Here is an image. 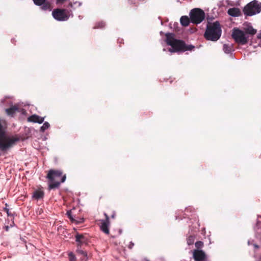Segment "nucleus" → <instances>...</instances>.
<instances>
[{
	"label": "nucleus",
	"mask_w": 261,
	"mask_h": 261,
	"mask_svg": "<svg viewBox=\"0 0 261 261\" xmlns=\"http://www.w3.org/2000/svg\"><path fill=\"white\" fill-rule=\"evenodd\" d=\"M75 241L77 243V247H81L83 244H88V238L83 234L76 233L75 236Z\"/></svg>",
	"instance_id": "nucleus-11"
},
{
	"label": "nucleus",
	"mask_w": 261,
	"mask_h": 261,
	"mask_svg": "<svg viewBox=\"0 0 261 261\" xmlns=\"http://www.w3.org/2000/svg\"><path fill=\"white\" fill-rule=\"evenodd\" d=\"M115 213L114 212L113 213V214H112V216H111V218H115Z\"/></svg>",
	"instance_id": "nucleus-31"
},
{
	"label": "nucleus",
	"mask_w": 261,
	"mask_h": 261,
	"mask_svg": "<svg viewBox=\"0 0 261 261\" xmlns=\"http://www.w3.org/2000/svg\"><path fill=\"white\" fill-rule=\"evenodd\" d=\"M81 247H77L76 252L80 254L83 255L85 257H87V253L81 249Z\"/></svg>",
	"instance_id": "nucleus-23"
},
{
	"label": "nucleus",
	"mask_w": 261,
	"mask_h": 261,
	"mask_svg": "<svg viewBox=\"0 0 261 261\" xmlns=\"http://www.w3.org/2000/svg\"><path fill=\"white\" fill-rule=\"evenodd\" d=\"M41 6V9L44 11L51 10V5L48 2L45 1Z\"/></svg>",
	"instance_id": "nucleus-19"
},
{
	"label": "nucleus",
	"mask_w": 261,
	"mask_h": 261,
	"mask_svg": "<svg viewBox=\"0 0 261 261\" xmlns=\"http://www.w3.org/2000/svg\"><path fill=\"white\" fill-rule=\"evenodd\" d=\"M5 228H6V230L7 231H8V230H9V226H5Z\"/></svg>",
	"instance_id": "nucleus-33"
},
{
	"label": "nucleus",
	"mask_w": 261,
	"mask_h": 261,
	"mask_svg": "<svg viewBox=\"0 0 261 261\" xmlns=\"http://www.w3.org/2000/svg\"><path fill=\"white\" fill-rule=\"evenodd\" d=\"M6 123L0 119V149L5 151L12 147L16 142L19 141L17 137H10L6 135Z\"/></svg>",
	"instance_id": "nucleus-1"
},
{
	"label": "nucleus",
	"mask_w": 261,
	"mask_h": 261,
	"mask_svg": "<svg viewBox=\"0 0 261 261\" xmlns=\"http://www.w3.org/2000/svg\"><path fill=\"white\" fill-rule=\"evenodd\" d=\"M121 232V230H119V233L120 234Z\"/></svg>",
	"instance_id": "nucleus-35"
},
{
	"label": "nucleus",
	"mask_w": 261,
	"mask_h": 261,
	"mask_svg": "<svg viewBox=\"0 0 261 261\" xmlns=\"http://www.w3.org/2000/svg\"><path fill=\"white\" fill-rule=\"evenodd\" d=\"M193 257L195 261H205L206 259V255L202 250H194Z\"/></svg>",
	"instance_id": "nucleus-10"
},
{
	"label": "nucleus",
	"mask_w": 261,
	"mask_h": 261,
	"mask_svg": "<svg viewBox=\"0 0 261 261\" xmlns=\"http://www.w3.org/2000/svg\"><path fill=\"white\" fill-rule=\"evenodd\" d=\"M134 243H133L132 242H130L129 243V245H128V248H129V249H132V248H133V247H134Z\"/></svg>",
	"instance_id": "nucleus-30"
},
{
	"label": "nucleus",
	"mask_w": 261,
	"mask_h": 261,
	"mask_svg": "<svg viewBox=\"0 0 261 261\" xmlns=\"http://www.w3.org/2000/svg\"><path fill=\"white\" fill-rule=\"evenodd\" d=\"M232 37L237 43L241 45L246 44L248 41V37L245 35L243 31L239 29H233Z\"/></svg>",
	"instance_id": "nucleus-8"
},
{
	"label": "nucleus",
	"mask_w": 261,
	"mask_h": 261,
	"mask_svg": "<svg viewBox=\"0 0 261 261\" xmlns=\"http://www.w3.org/2000/svg\"><path fill=\"white\" fill-rule=\"evenodd\" d=\"M180 21L181 24L182 26L187 27L189 24L190 22L191 21L190 18H189L187 16H182L181 17V18L180 19Z\"/></svg>",
	"instance_id": "nucleus-17"
},
{
	"label": "nucleus",
	"mask_w": 261,
	"mask_h": 261,
	"mask_svg": "<svg viewBox=\"0 0 261 261\" xmlns=\"http://www.w3.org/2000/svg\"><path fill=\"white\" fill-rule=\"evenodd\" d=\"M223 50L226 54H229L231 52L232 49V47L231 45L229 44H224L223 45Z\"/></svg>",
	"instance_id": "nucleus-20"
},
{
	"label": "nucleus",
	"mask_w": 261,
	"mask_h": 261,
	"mask_svg": "<svg viewBox=\"0 0 261 261\" xmlns=\"http://www.w3.org/2000/svg\"><path fill=\"white\" fill-rule=\"evenodd\" d=\"M106 219L105 220H102L101 225L100 226V230L105 234H109V226L110 225V221L109 217L106 213L104 214Z\"/></svg>",
	"instance_id": "nucleus-9"
},
{
	"label": "nucleus",
	"mask_w": 261,
	"mask_h": 261,
	"mask_svg": "<svg viewBox=\"0 0 261 261\" xmlns=\"http://www.w3.org/2000/svg\"><path fill=\"white\" fill-rule=\"evenodd\" d=\"M66 214L68 216V218L70 220V221L72 222H75V223L78 224V223H82V222H83V219L81 221H79L75 220L73 218V216L72 215V212L71 211H67Z\"/></svg>",
	"instance_id": "nucleus-18"
},
{
	"label": "nucleus",
	"mask_w": 261,
	"mask_h": 261,
	"mask_svg": "<svg viewBox=\"0 0 261 261\" xmlns=\"http://www.w3.org/2000/svg\"><path fill=\"white\" fill-rule=\"evenodd\" d=\"M6 114L8 116H13L14 114L17 112L18 111V107L17 106H13L10 108L6 109L5 110Z\"/></svg>",
	"instance_id": "nucleus-13"
},
{
	"label": "nucleus",
	"mask_w": 261,
	"mask_h": 261,
	"mask_svg": "<svg viewBox=\"0 0 261 261\" xmlns=\"http://www.w3.org/2000/svg\"><path fill=\"white\" fill-rule=\"evenodd\" d=\"M28 120L35 123H42L44 121V118L37 115H33L29 117Z\"/></svg>",
	"instance_id": "nucleus-12"
},
{
	"label": "nucleus",
	"mask_w": 261,
	"mask_h": 261,
	"mask_svg": "<svg viewBox=\"0 0 261 261\" xmlns=\"http://www.w3.org/2000/svg\"><path fill=\"white\" fill-rule=\"evenodd\" d=\"M130 1L131 3H134V4H136V3H135V2H134V0H130Z\"/></svg>",
	"instance_id": "nucleus-34"
},
{
	"label": "nucleus",
	"mask_w": 261,
	"mask_h": 261,
	"mask_svg": "<svg viewBox=\"0 0 261 261\" xmlns=\"http://www.w3.org/2000/svg\"><path fill=\"white\" fill-rule=\"evenodd\" d=\"M261 11V3L254 0L248 3L243 9L245 15L252 16L260 13Z\"/></svg>",
	"instance_id": "nucleus-5"
},
{
	"label": "nucleus",
	"mask_w": 261,
	"mask_h": 261,
	"mask_svg": "<svg viewBox=\"0 0 261 261\" xmlns=\"http://www.w3.org/2000/svg\"><path fill=\"white\" fill-rule=\"evenodd\" d=\"M257 38L261 39V32L258 34Z\"/></svg>",
	"instance_id": "nucleus-32"
},
{
	"label": "nucleus",
	"mask_w": 261,
	"mask_h": 261,
	"mask_svg": "<svg viewBox=\"0 0 261 261\" xmlns=\"http://www.w3.org/2000/svg\"><path fill=\"white\" fill-rule=\"evenodd\" d=\"M221 33V26L218 21H217L213 23L208 22L204 36L207 40L216 41L220 38Z\"/></svg>",
	"instance_id": "nucleus-4"
},
{
	"label": "nucleus",
	"mask_w": 261,
	"mask_h": 261,
	"mask_svg": "<svg viewBox=\"0 0 261 261\" xmlns=\"http://www.w3.org/2000/svg\"><path fill=\"white\" fill-rule=\"evenodd\" d=\"M71 15L73 16L71 11L66 9L57 8L52 11L53 17L59 21L68 20Z\"/></svg>",
	"instance_id": "nucleus-6"
},
{
	"label": "nucleus",
	"mask_w": 261,
	"mask_h": 261,
	"mask_svg": "<svg viewBox=\"0 0 261 261\" xmlns=\"http://www.w3.org/2000/svg\"><path fill=\"white\" fill-rule=\"evenodd\" d=\"M5 206L6 207L4 208V211L7 213L8 216H11V213L9 212V208H7V206H8V204L6 203Z\"/></svg>",
	"instance_id": "nucleus-28"
},
{
	"label": "nucleus",
	"mask_w": 261,
	"mask_h": 261,
	"mask_svg": "<svg viewBox=\"0 0 261 261\" xmlns=\"http://www.w3.org/2000/svg\"><path fill=\"white\" fill-rule=\"evenodd\" d=\"M34 4L37 6H41L43 3H44L46 0H33Z\"/></svg>",
	"instance_id": "nucleus-27"
},
{
	"label": "nucleus",
	"mask_w": 261,
	"mask_h": 261,
	"mask_svg": "<svg viewBox=\"0 0 261 261\" xmlns=\"http://www.w3.org/2000/svg\"><path fill=\"white\" fill-rule=\"evenodd\" d=\"M228 14L233 17L239 16L241 15V11L239 8H232L228 9Z\"/></svg>",
	"instance_id": "nucleus-14"
},
{
	"label": "nucleus",
	"mask_w": 261,
	"mask_h": 261,
	"mask_svg": "<svg viewBox=\"0 0 261 261\" xmlns=\"http://www.w3.org/2000/svg\"><path fill=\"white\" fill-rule=\"evenodd\" d=\"M46 178L48 181V190H54L59 188L61 183L64 182L66 178V175H63L61 171L51 169L48 171Z\"/></svg>",
	"instance_id": "nucleus-3"
},
{
	"label": "nucleus",
	"mask_w": 261,
	"mask_h": 261,
	"mask_svg": "<svg viewBox=\"0 0 261 261\" xmlns=\"http://www.w3.org/2000/svg\"><path fill=\"white\" fill-rule=\"evenodd\" d=\"M50 125L47 122L44 123L43 125L41 127L40 129L41 131L44 132L49 127Z\"/></svg>",
	"instance_id": "nucleus-25"
},
{
	"label": "nucleus",
	"mask_w": 261,
	"mask_h": 261,
	"mask_svg": "<svg viewBox=\"0 0 261 261\" xmlns=\"http://www.w3.org/2000/svg\"><path fill=\"white\" fill-rule=\"evenodd\" d=\"M44 193L42 190L40 189L37 190L33 192V198L38 200L39 199L42 198L44 197Z\"/></svg>",
	"instance_id": "nucleus-16"
},
{
	"label": "nucleus",
	"mask_w": 261,
	"mask_h": 261,
	"mask_svg": "<svg viewBox=\"0 0 261 261\" xmlns=\"http://www.w3.org/2000/svg\"><path fill=\"white\" fill-rule=\"evenodd\" d=\"M105 26V23L103 21L98 22L94 27V29H102Z\"/></svg>",
	"instance_id": "nucleus-22"
},
{
	"label": "nucleus",
	"mask_w": 261,
	"mask_h": 261,
	"mask_svg": "<svg viewBox=\"0 0 261 261\" xmlns=\"http://www.w3.org/2000/svg\"><path fill=\"white\" fill-rule=\"evenodd\" d=\"M196 249L200 250L203 246V243L202 241H197L195 244Z\"/></svg>",
	"instance_id": "nucleus-24"
},
{
	"label": "nucleus",
	"mask_w": 261,
	"mask_h": 261,
	"mask_svg": "<svg viewBox=\"0 0 261 261\" xmlns=\"http://www.w3.org/2000/svg\"><path fill=\"white\" fill-rule=\"evenodd\" d=\"M165 36L167 44L172 47L174 52L191 50L195 47L192 45H187L182 40L175 39L173 33H166Z\"/></svg>",
	"instance_id": "nucleus-2"
},
{
	"label": "nucleus",
	"mask_w": 261,
	"mask_h": 261,
	"mask_svg": "<svg viewBox=\"0 0 261 261\" xmlns=\"http://www.w3.org/2000/svg\"><path fill=\"white\" fill-rule=\"evenodd\" d=\"M66 0H56V3L57 4H63Z\"/></svg>",
	"instance_id": "nucleus-29"
},
{
	"label": "nucleus",
	"mask_w": 261,
	"mask_h": 261,
	"mask_svg": "<svg viewBox=\"0 0 261 261\" xmlns=\"http://www.w3.org/2000/svg\"><path fill=\"white\" fill-rule=\"evenodd\" d=\"M195 241V237L193 236H190L187 239V244L188 245H193Z\"/></svg>",
	"instance_id": "nucleus-21"
},
{
	"label": "nucleus",
	"mask_w": 261,
	"mask_h": 261,
	"mask_svg": "<svg viewBox=\"0 0 261 261\" xmlns=\"http://www.w3.org/2000/svg\"><path fill=\"white\" fill-rule=\"evenodd\" d=\"M146 261H149V260H146Z\"/></svg>",
	"instance_id": "nucleus-36"
},
{
	"label": "nucleus",
	"mask_w": 261,
	"mask_h": 261,
	"mask_svg": "<svg viewBox=\"0 0 261 261\" xmlns=\"http://www.w3.org/2000/svg\"><path fill=\"white\" fill-rule=\"evenodd\" d=\"M204 11L199 8H195L190 12V21L194 24H199L205 18Z\"/></svg>",
	"instance_id": "nucleus-7"
},
{
	"label": "nucleus",
	"mask_w": 261,
	"mask_h": 261,
	"mask_svg": "<svg viewBox=\"0 0 261 261\" xmlns=\"http://www.w3.org/2000/svg\"><path fill=\"white\" fill-rule=\"evenodd\" d=\"M69 261H76V257L73 252H70L68 254Z\"/></svg>",
	"instance_id": "nucleus-26"
},
{
	"label": "nucleus",
	"mask_w": 261,
	"mask_h": 261,
	"mask_svg": "<svg viewBox=\"0 0 261 261\" xmlns=\"http://www.w3.org/2000/svg\"><path fill=\"white\" fill-rule=\"evenodd\" d=\"M244 30L245 33L251 35H254L256 33V30L249 24L246 25V27L244 28Z\"/></svg>",
	"instance_id": "nucleus-15"
}]
</instances>
